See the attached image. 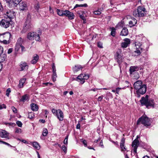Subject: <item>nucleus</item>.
<instances>
[{"label": "nucleus", "instance_id": "f257e3e1", "mask_svg": "<svg viewBox=\"0 0 158 158\" xmlns=\"http://www.w3.org/2000/svg\"><path fill=\"white\" fill-rule=\"evenodd\" d=\"M134 88L136 90L135 96L139 98L140 95L144 94L147 91V86L145 84H143L141 81H138L135 82L134 84Z\"/></svg>", "mask_w": 158, "mask_h": 158}, {"label": "nucleus", "instance_id": "f03ea898", "mask_svg": "<svg viewBox=\"0 0 158 158\" xmlns=\"http://www.w3.org/2000/svg\"><path fill=\"white\" fill-rule=\"evenodd\" d=\"M140 123L148 127L150 126L151 122L150 118L146 115H144L139 118L137 121V124L138 125L140 124Z\"/></svg>", "mask_w": 158, "mask_h": 158}, {"label": "nucleus", "instance_id": "7ed1b4c3", "mask_svg": "<svg viewBox=\"0 0 158 158\" xmlns=\"http://www.w3.org/2000/svg\"><path fill=\"white\" fill-rule=\"evenodd\" d=\"M11 36L10 33L9 32L1 34L0 35V41L4 44H8L10 43V39Z\"/></svg>", "mask_w": 158, "mask_h": 158}, {"label": "nucleus", "instance_id": "20e7f679", "mask_svg": "<svg viewBox=\"0 0 158 158\" xmlns=\"http://www.w3.org/2000/svg\"><path fill=\"white\" fill-rule=\"evenodd\" d=\"M146 12L145 8L143 6H140L138 7L137 11L133 12V15L136 17H141L144 16Z\"/></svg>", "mask_w": 158, "mask_h": 158}, {"label": "nucleus", "instance_id": "39448f33", "mask_svg": "<svg viewBox=\"0 0 158 158\" xmlns=\"http://www.w3.org/2000/svg\"><path fill=\"white\" fill-rule=\"evenodd\" d=\"M140 102L142 104L145 105L148 108L149 106L154 107V102L153 99H148L147 98L143 97Z\"/></svg>", "mask_w": 158, "mask_h": 158}, {"label": "nucleus", "instance_id": "423d86ee", "mask_svg": "<svg viewBox=\"0 0 158 158\" xmlns=\"http://www.w3.org/2000/svg\"><path fill=\"white\" fill-rule=\"evenodd\" d=\"M52 111L53 114L57 117L60 121H61L63 120V113L60 109L56 110L53 108L52 109Z\"/></svg>", "mask_w": 158, "mask_h": 158}, {"label": "nucleus", "instance_id": "0eeeda50", "mask_svg": "<svg viewBox=\"0 0 158 158\" xmlns=\"http://www.w3.org/2000/svg\"><path fill=\"white\" fill-rule=\"evenodd\" d=\"M27 38L29 40H32L34 39L37 41H39L40 37L39 35L34 32H30L27 34Z\"/></svg>", "mask_w": 158, "mask_h": 158}, {"label": "nucleus", "instance_id": "6e6552de", "mask_svg": "<svg viewBox=\"0 0 158 158\" xmlns=\"http://www.w3.org/2000/svg\"><path fill=\"white\" fill-rule=\"evenodd\" d=\"M6 2L10 8H13L19 4V0H6Z\"/></svg>", "mask_w": 158, "mask_h": 158}, {"label": "nucleus", "instance_id": "1a4fd4ad", "mask_svg": "<svg viewBox=\"0 0 158 158\" xmlns=\"http://www.w3.org/2000/svg\"><path fill=\"white\" fill-rule=\"evenodd\" d=\"M32 25L31 22H25L23 27V28L21 31L22 33H24L27 31L30 30L32 28Z\"/></svg>", "mask_w": 158, "mask_h": 158}, {"label": "nucleus", "instance_id": "9d476101", "mask_svg": "<svg viewBox=\"0 0 158 158\" xmlns=\"http://www.w3.org/2000/svg\"><path fill=\"white\" fill-rule=\"evenodd\" d=\"M10 24V21L7 19H2L0 22V25L1 26L5 28L8 27Z\"/></svg>", "mask_w": 158, "mask_h": 158}, {"label": "nucleus", "instance_id": "9b49d317", "mask_svg": "<svg viewBox=\"0 0 158 158\" xmlns=\"http://www.w3.org/2000/svg\"><path fill=\"white\" fill-rule=\"evenodd\" d=\"M139 142L138 139H135L132 143V146L133 148V152L136 153L137 149L139 145Z\"/></svg>", "mask_w": 158, "mask_h": 158}, {"label": "nucleus", "instance_id": "f8f14e48", "mask_svg": "<svg viewBox=\"0 0 158 158\" xmlns=\"http://www.w3.org/2000/svg\"><path fill=\"white\" fill-rule=\"evenodd\" d=\"M6 15L8 18L10 19L14 18L15 15V12L13 10H7L6 12Z\"/></svg>", "mask_w": 158, "mask_h": 158}, {"label": "nucleus", "instance_id": "ddd939ff", "mask_svg": "<svg viewBox=\"0 0 158 158\" xmlns=\"http://www.w3.org/2000/svg\"><path fill=\"white\" fill-rule=\"evenodd\" d=\"M20 71L27 70L28 67L27 63L25 62H21L20 65Z\"/></svg>", "mask_w": 158, "mask_h": 158}, {"label": "nucleus", "instance_id": "4468645a", "mask_svg": "<svg viewBox=\"0 0 158 158\" xmlns=\"http://www.w3.org/2000/svg\"><path fill=\"white\" fill-rule=\"evenodd\" d=\"M137 23V20L135 18L132 17L131 18V20L129 22L128 26L130 27L135 26Z\"/></svg>", "mask_w": 158, "mask_h": 158}, {"label": "nucleus", "instance_id": "2eb2a0df", "mask_svg": "<svg viewBox=\"0 0 158 158\" xmlns=\"http://www.w3.org/2000/svg\"><path fill=\"white\" fill-rule=\"evenodd\" d=\"M124 42H123L121 44V46L122 48H126L130 43V40L128 38L125 39L124 40Z\"/></svg>", "mask_w": 158, "mask_h": 158}, {"label": "nucleus", "instance_id": "dca6fc26", "mask_svg": "<svg viewBox=\"0 0 158 158\" xmlns=\"http://www.w3.org/2000/svg\"><path fill=\"white\" fill-rule=\"evenodd\" d=\"M125 142V139L123 138L121 139L120 143V147L122 151H125L127 150V148L124 146Z\"/></svg>", "mask_w": 158, "mask_h": 158}, {"label": "nucleus", "instance_id": "f3484780", "mask_svg": "<svg viewBox=\"0 0 158 158\" xmlns=\"http://www.w3.org/2000/svg\"><path fill=\"white\" fill-rule=\"evenodd\" d=\"M9 133H7L6 131L2 130L0 131V136L2 138L9 139L8 136Z\"/></svg>", "mask_w": 158, "mask_h": 158}, {"label": "nucleus", "instance_id": "a211bd4d", "mask_svg": "<svg viewBox=\"0 0 158 158\" xmlns=\"http://www.w3.org/2000/svg\"><path fill=\"white\" fill-rule=\"evenodd\" d=\"M29 100V95L27 94H25L22 96L19 99L20 102H24L26 101H28Z\"/></svg>", "mask_w": 158, "mask_h": 158}, {"label": "nucleus", "instance_id": "6ab92c4d", "mask_svg": "<svg viewBox=\"0 0 158 158\" xmlns=\"http://www.w3.org/2000/svg\"><path fill=\"white\" fill-rule=\"evenodd\" d=\"M139 70V68L137 66H131L130 68V74H133L135 72Z\"/></svg>", "mask_w": 158, "mask_h": 158}, {"label": "nucleus", "instance_id": "aec40b11", "mask_svg": "<svg viewBox=\"0 0 158 158\" xmlns=\"http://www.w3.org/2000/svg\"><path fill=\"white\" fill-rule=\"evenodd\" d=\"M84 76L83 74H81L77 77V81L80 82L81 84H83L85 82V81L83 79Z\"/></svg>", "mask_w": 158, "mask_h": 158}, {"label": "nucleus", "instance_id": "412c9836", "mask_svg": "<svg viewBox=\"0 0 158 158\" xmlns=\"http://www.w3.org/2000/svg\"><path fill=\"white\" fill-rule=\"evenodd\" d=\"M39 58L37 54L34 55L32 57V59L31 61V63L32 64H35L38 61Z\"/></svg>", "mask_w": 158, "mask_h": 158}, {"label": "nucleus", "instance_id": "4be33fe9", "mask_svg": "<svg viewBox=\"0 0 158 158\" xmlns=\"http://www.w3.org/2000/svg\"><path fill=\"white\" fill-rule=\"evenodd\" d=\"M19 8L22 10H25L27 8V4L24 2H22L19 4Z\"/></svg>", "mask_w": 158, "mask_h": 158}, {"label": "nucleus", "instance_id": "5701e85b", "mask_svg": "<svg viewBox=\"0 0 158 158\" xmlns=\"http://www.w3.org/2000/svg\"><path fill=\"white\" fill-rule=\"evenodd\" d=\"M48 133V131L47 129L44 128L42 135L40 136V138L42 139H44L43 136H46L47 135Z\"/></svg>", "mask_w": 158, "mask_h": 158}, {"label": "nucleus", "instance_id": "b1692460", "mask_svg": "<svg viewBox=\"0 0 158 158\" xmlns=\"http://www.w3.org/2000/svg\"><path fill=\"white\" fill-rule=\"evenodd\" d=\"M115 58L117 59V61L119 65V67H121L120 65L121 64L123 61V58L118 53H117V56H116Z\"/></svg>", "mask_w": 158, "mask_h": 158}, {"label": "nucleus", "instance_id": "393cba45", "mask_svg": "<svg viewBox=\"0 0 158 158\" xmlns=\"http://www.w3.org/2000/svg\"><path fill=\"white\" fill-rule=\"evenodd\" d=\"M26 80V78H23L20 80L19 84L18 85V86L19 88H22L23 87L24 84Z\"/></svg>", "mask_w": 158, "mask_h": 158}, {"label": "nucleus", "instance_id": "a878e982", "mask_svg": "<svg viewBox=\"0 0 158 158\" xmlns=\"http://www.w3.org/2000/svg\"><path fill=\"white\" fill-rule=\"evenodd\" d=\"M128 33L127 29L126 28H123L121 32L120 35L122 36H126L128 34Z\"/></svg>", "mask_w": 158, "mask_h": 158}, {"label": "nucleus", "instance_id": "bb28decb", "mask_svg": "<svg viewBox=\"0 0 158 158\" xmlns=\"http://www.w3.org/2000/svg\"><path fill=\"white\" fill-rule=\"evenodd\" d=\"M31 109L33 111H37L38 109V107L37 105L35 103H32L31 104Z\"/></svg>", "mask_w": 158, "mask_h": 158}, {"label": "nucleus", "instance_id": "cd10ccee", "mask_svg": "<svg viewBox=\"0 0 158 158\" xmlns=\"http://www.w3.org/2000/svg\"><path fill=\"white\" fill-rule=\"evenodd\" d=\"M6 58V55L5 54H1L0 55V62H3L5 61Z\"/></svg>", "mask_w": 158, "mask_h": 158}, {"label": "nucleus", "instance_id": "c85d7f7f", "mask_svg": "<svg viewBox=\"0 0 158 158\" xmlns=\"http://www.w3.org/2000/svg\"><path fill=\"white\" fill-rule=\"evenodd\" d=\"M32 145L33 147L37 150L40 149V147L39 143L37 142H34L32 143Z\"/></svg>", "mask_w": 158, "mask_h": 158}, {"label": "nucleus", "instance_id": "c756f323", "mask_svg": "<svg viewBox=\"0 0 158 158\" xmlns=\"http://www.w3.org/2000/svg\"><path fill=\"white\" fill-rule=\"evenodd\" d=\"M135 46L137 49H140L141 50H143V48L141 47V43L139 42H135Z\"/></svg>", "mask_w": 158, "mask_h": 158}, {"label": "nucleus", "instance_id": "7c9ffc66", "mask_svg": "<svg viewBox=\"0 0 158 158\" xmlns=\"http://www.w3.org/2000/svg\"><path fill=\"white\" fill-rule=\"evenodd\" d=\"M69 13H68V15H67L66 17H68L70 19H74L75 17L74 14L72 12H70L69 11Z\"/></svg>", "mask_w": 158, "mask_h": 158}, {"label": "nucleus", "instance_id": "2f4dec72", "mask_svg": "<svg viewBox=\"0 0 158 158\" xmlns=\"http://www.w3.org/2000/svg\"><path fill=\"white\" fill-rule=\"evenodd\" d=\"M82 68L81 65H76L73 68V70L75 72H77L78 71L81 69Z\"/></svg>", "mask_w": 158, "mask_h": 158}, {"label": "nucleus", "instance_id": "473e14b6", "mask_svg": "<svg viewBox=\"0 0 158 158\" xmlns=\"http://www.w3.org/2000/svg\"><path fill=\"white\" fill-rule=\"evenodd\" d=\"M111 35L113 36H114L116 34V29L114 27L111 28Z\"/></svg>", "mask_w": 158, "mask_h": 158}, {"label": "nucleus", "instance_id": "72a5a7b5", "mask_svg": "<svg viewBox=\"0 0 158 158\" xmlns=\"http://www.w3.org/2000/svg\"><path fill=\"white\" fill-rule=\"evenodd\" d=\"M5 124L10 127H14L16 125L15 123H6Z\"/></svg>", "mask_w": 158, "mask_h": 158}, {"label": "nucleus", "instance_id": "f704fd0d", "mask_svg": "<svg viewBox=\"0 0 158 158\" xmlns=\"http://www.w3.org/2000/svg\"><path fill=\"white\" fill-rule=\"evenodd\" d=\"M31 16L30 13H28L27 15V17L26 20L25 22H31Z\"/></svg>", "mask_w": 158, "mask_h": 158}, {"label": "nucleus", "instance_id": "c9c22d12", "mask_svg": "<svg viewBox=\"0 0 158 158\" xmlns=\"http://www.w3.org/2000/svg\"><path fill=\"white\" fill-rule=\"evenodd\" d=\"M87 5L86 4H80V5H78V4H76V5L74 7L73 9H75V8H76L77 7H87Z\"/></svg>", "mask_w": 158, "mask_h": 158}, {"label": "nucleus", "instance_id": "e433bc0d", "mask_svg": "<svg viewBox=\"0 0 158 158\" xmlns=\"http://www.w3.org/2000/svg\"><path fill=\"white\" fill-rule=\"evenodd\" d=\"M35 117L34 113L33 112H29L28 113V118L32 119Z\"/></svg>", "mask_w": 158, "mask_h": 158}, {"label": "nucleus", "instance_id": "4c0bfd02", "mask_svg": "<svg viewBox=\"0 0 158 158\" xmlns=\"http://www.w3.org/2000/svg\"><path fill=\"white\" fill-rule=\"evenodd\" d=\"M142 52V50H141L140 49H137L136 48V50L135 51V53L136 54L135 55H139Z\"/></svg>", "mask_w": 158, "mask_h": 158}, {"label": "nucleus", "instance_id": "58836bf2", "mask_svg": "<svg viewBox=\"0 0 158 158\" xmlns=\"http://www.w3.org/2000/svg\"><path fill=\"white\" fill-rule=\"evenodd\" d=\"M23 41V40L22 38L21 37H20L18 38L16 44L22 45Z\"/></svg>", "mask_w": 158, "mask_h": 158}, {"label": "nucleus", "instance_id": "ea45409f", "mask_svg": "<svg viewBox=\"0 0 158 158\" xmlns=\"http://www.w3.org/2000/svg\"><path fill=\"white\" fill-rule=\"evenodd\" d=\"M57 14L60 16H63V10H61L60 9H57L56 10Z\"/></svg>", "mask_w": 158, "mask_h": 158}, {"label": "nucleus", "instance_id": "a19ab883", "mask_svg": "<svg viewBox=\"0 0 158 158\" xmlns=\"http://www.w3.org/2000/svg\"><path fill=\"white\" fill-rule=\"evenodd\" d=\"M82 14L80 15L79 17L82 20H83L84 23H85V21H86V19L84 16V15L83 14V12H82Z\"/></svg>", "mask_w": 158, "mask_h": 158}, {"label": "nucleus", "instance_id": "79ce46f5", "mask_svg": "<svg viewBox=\"0 0 158 158\" xmlns=\"http://www.w3.org/2000/svg\"><path fill=\"white\" fill-rule=\"evenodd\" d=\"M22 130L21 128H16L15 129V133L20 134L22 133Z\"/></svg>", "mask_w": 158, "mask_h": 158}, {"label": "nucleus", "instance_id": "37998d69", "mask_svg": "<svg viewBox=\"0 0 158 158\" xmlns=\"http://www.w3.org/2000/svg\"><path fill=\"white\" fill-rule=\"evenodd\" d=\"M57 75L56 72H53L52 79L53 81H55L56 80Z\"/></svg>", "mask_w": 158, "mask_h": 158}, {"label": "nucleus", "instance_id": "c03bdc74", "mask_svg": "<svg viewBox=\"0 0 158 158\" xmlns=\"http://www.w3.org/2000/svg\"><path fill=\"white\" fill-rule=\"evenodd\" d=\"M93 13L96 15H99L101 13V10H96L94 11L93 12Z\"/></svg>", "mask_w": 158, "mask_h": 158}, {"label": "nucleus", "instance_id": "a18cd8bd", "mask_svg": "<svg viewBox=\"0 0 158 158\" xmlns=\"http://www.w3.org/2000/svg\"><path fill=\"white\" fill-rule=\"evenodd\" d=\"M21 45L16 44L15 48V51L16 52H18L19 49L21 48Z\"/></svg>", "mask_w": 158, "mask_h": 158}, {"label": "nucleus", "instance_id": "49530a36", "mask_svg": "<svg viewBox=\"0 0 158 158\" xmlns=\"http://www.w3.org/2000/svg\"><path fill=\"white\" fill-rule=\"evenodd\" d=\"M69 10H65L63 11V16H67V15H68V13H69Z\"/></svg>", "mask_w": 158, "mask_h": 158}, {"label": "nucleus", "instance_id": "de8ad7c7", "mask_svg": "<svg viewBox=\"0 0 158 158\" xmlns=\"http://www.w3.org/2000/svg\"><path fill=\"white\" fill-rule=\"evenodd\" d=\"M16 123L18 127H22L23 124L21 121H17L16 122Z\"/></svg>", "mask_w": 158, "mask_h": 158}, {"label": "nucleus", "instance_id": "09e8293b", "mask_svg": "<svg viewBox=\"0 0 158 158\" xmlns=\"http://www.w3.org/2000/svg\"><path fill=\"white\" fill-rule=\"evenodd\" d=\"M62 149L64 152L65 153H66L67 152V147L65 145H63L61 148Z\"/></svg>", "mask_w": 158, "mask_h": 158}, {"label": "nucleus", "instance_id": "8fccbe9b", "mask_svg": "<svg viewBox=\"0 0 158 158\" xmlns=\"http://www.w3.org/2000/svg\"><path fill=\"white\" fill-rule=\"evenodd\" d=\"M68 135H67L65 138L64 140V143L65 145H67L68 143Z\"/></svg>", "mask_w": 158, "mask_h": 158}, {"label": "nucleus", "instance_id": "3c124183", "mask_svg": "<svg viewBox=\"0 0 158 158\" xmlns=\"http://www.w3.org/2000/svg\"><path fill=\"white\" fill-rule=\"evenodd\" d=\"M11 92L10 89V88H8L7 89L6 91V95L8 97L9 95V94Z\"/></svg>", "mask_w": 158, "mask_h": 158}, {"label": "nucleus", "instance_id": "603ef678", "mask_svg": "<svg viewBox=\"0 0 158 158\" xmlns=\"http://www.w3.org/2000/svg\"><path fill=\"white\" fill-rule=\"evenodd\" d=\"M11 109L12 110H13V111L14 113H17V110L16 109L15 107H14V106L11 107Z\"/></svg>", "mask_w": 158, "mask_h": 158}, {"label": "nucleus", "instance_id": "864d4df0", "mask_svg": "<svg viewBox=\"0 0 158 158\" xmlns=\"http://www.w3.org/2000/svg\"><path fill=\"white\" fill-rule=\"evenodd\" d=\"M6 106L4 104H2V105H0V109H2L3 108H6Z\"/></svg>", "mask_w": 158, "mask_h": 158}, {"label": "nucleus", "instance_id": "5fc2aeb1", "mask_svg": "<svg viewBox=\"0 0 158 158\" xmlns=\"http://www.w3.org/2000/svg\"><path fill=\"white\" fill-rule=\"evenodd\" d=\"M35 8L37 11H38L40 8V5L38 3L35 6Z\"/></svg>", "mask_w": 158, "mask_h": 158}, {"label": "nucleus", "instance_id": "6e6d98bb", "mask_svg": "<svg viewBox=\"0 0 158 158\" xmlns=\"http://www.w3.org/2000/svg\"><path fill=\"white\" fill-rule=\"evenodd\" d=\"M52 72H56V67L54 65V64L53 63L52 65Z\"/></svg>", "mask_w": 158, "mask_h": 158}, {"label": "nucleus", "instance_id": "4d7b16f0", "mask_svg": "<svg viewBox=\"0 0 158 158\" xmlns=\"http://www.w3.org/2000/svg\"><path fill=\"white\" fill-rule=\"evenodd\" d=\"M89 75L86 74H84L83 79L85 81V80H87L89 78Z\"/></svg>", "mask_w": 158, "mask_h": 158}, {"label": "nucleus", "instance_id": "13d9d810", "mask_svg": "<svg viewBox=\"0 0 158 158\" xmlns=\"http://www.w3.org/2000/svg\"><path fill=\"white\" fill-rule=\"evenodd\" d=\"M0 143H2L3 144H5L6 145L8 146H10V147H11V145L9 144V143H6L5 142H4V141H0Z\"/></svg>", "mask_w": 158, "mask_h": 158}, {"label": "nucleus", "instance_id": "bf43d9fd", "mask_svg": "<svg viewBox=\"0 0 158 158\" xmlns=\"http://www.w3.org/2000/svg\"><path fill=\"white\" fill-rule=\"evenodd\" d=\"M82 142L83 144H84L85 146L86 147L87 145L86 141L85 140H83Z\"/></svg>", "mask_w": 158, "mask_h": 158}, {"label": "nucleus", "instance_id": "052dcab7", "mask_svg": "<svg viewBox=\"0 0 158 158\" xmlns=\"http://www.w3.org/2000/svg\"><path fill=\"white\" fill-rule=\"evenodd\" d=\"M98 46L100 48H102V44L100 42H98Z\"/></svg>", "mask_w": 158, "mask_h": 158}, {"label": "nucleus", "instance_id": "680f3d73", "mask_svg": "<svg viewBox=\"0 0 158 158\" xmlns=\"http://www.w3.org/2000/svg\"><path fill=\"white\" fill-rule=\"evenodd\" d=\"M121 89V88L118 87L116 89L115 91L117 94H118L119 90Z\"/></svg>", "mask_w": 158, "mask_h": 158}, {"label": "nucleus", "instance_id": "e2e57ef3", "mask_svg": "<svg viewBox=\"0 0 158 158\" xmlns=\"http://www.w3.org/2000/svg\"><path fill=\"white\" fill-rule=\"evenodd\" d=\"M49 10L50 13L53 14L54 13V11L51 8V7L50 6L49 8Z\"/></svg>", "mask_w": 158, "mask_h": 158}, {"label": "nucleus", "instance_id": "0e129e2a", "mask_svg": "<svg viewBox=\"0 0 158 158\" xmlns=\"http://www.w3.org/2000/svg\"><path fill=\"white\" fill-rule=\"evenodd\" d=\"M13 51V48H9L8 51L7 53L8 54H9L11 53Z\"/></svg>", "mask_w": 158, "mask_h": 158}, {"label": "nucleus", "instance_id": "69168bd1", "mask_svg": "<svg viewBox=\"0 0 158 158\" xmlns=\"http://www.w3.org/2000/svg\"><path fill=\"white\" fill-rule=\"evenodd\" d=\"M80 123H78L77 124L76 126V128L77 129H80Z\"/></svg>", "mask_w": 158, "mask_h": 158}, {"label": "nucleus", "instance_id": "338daca9", "mask_svg": "<svg viewBox=\"0 0 158 158\" xmlns=\"http://www.w3.org/2000/svg\"><path fill=\"white\" fill-rule=\"evenodd\" d=\"M3 51V48L1 47H0V55L2 54V53Z\"/></svg>", "mask_w": 158, "mask_h": 158}, {"label": "nucleus", "instance_id": "774afa93", "mask_svg": "<svg viewBox=\"0 0 158 158\" xmlns=\"http://www.w3.org/2000/svg\"><path fill=\"white\" fill-rule=\"evenodd\" d=\"M103 97L102 96H101L99 97L98 98V101H101L103 98Z\"/></svg>", "mask_w": 158, "mask_h": 158}]
</instances>
